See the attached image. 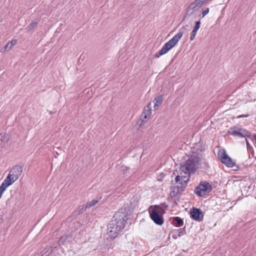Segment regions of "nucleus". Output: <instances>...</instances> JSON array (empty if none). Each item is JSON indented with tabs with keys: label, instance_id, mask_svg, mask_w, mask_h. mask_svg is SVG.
<instances>
[{
	"label": "nucleus",
	"instance_id": "obj_15",
	"mask_svg": "<svg viewBox=\"0 0 256 256\" xmlns=\"http://www.w3.org/2000/svg\"><path fill=\"white\" fill-rule=\"evenodd\" d=\"M143 114H147L150 116L152 114V109H151V103L149 102L146 106H144L143 112Z\"/></svg>",
	"mask_w": 256,
	"mask_h": 256
},
{
	"label": "nucleus",
	"instance_id": "obj_27",
	"mask_svg": "<svg viewBox=\"0 0 256 256\" xmlns=\"http://www.w3.org/2000/svg\"><path fill=\"white\" fill-rule=\"evenodd\" d=\"M13 46H10V44L9 42H8L4 46V48L6 50H10L12 48Z\"/></svg>",
	"mask_w": 256,
	"mask_h": 256
},
{
	"label": "nucleus",
	"instance_id": "obj_1",
	"mask_svg": "<svg viewBox=\"0 0 256 256\" xmlns=\"http://www.w3.org/2000/svg\"><path fill=\"white\" fill-rule=\"evenodd\" d=\"M128 220L126 214L122 212H116L108 226V234L112 238H114L122 232L125 224Z\"/></svg>",
	"mask_w": 256,
	"mask_h": 256
},
{
	"label": "nucleus",
	"instance_id": "obj_32",
	"mask_svg": "<svg viewBox=\"0 0 256 256\" xmlns=\"http://www.w3.org/2000/svg\"><path fill=\"white\" fill-rule=\"evenodd\" d=\"M243 116H246L240 115V116H238V118H241V117H243Z\"/></svg>",
	"mask_w": 256,
	"mask_h": 256
},
{
	"label": "nucleus",
	"instance_id": "obj_31",
	"mask_svg": "<svg viewBox=\"0 0 256 256\" xmlns=\"http://www.w3.org/2000/svg\"><path fill=\"white\" fill-rule=\"evenodd\" d=\"M4 192V190H2V189H1V188H0V198H2V194H3V192Z\"/></svg>",
	"mask_w": 256,
	"mask_h": 256
},
{
	"label": "nucleus",
	"instance_id": "obj_28",
	"mask_svg": "<svg viewBox=\"0 0 256 256\" xmlns=\"http://www.w3.org/2000/svg\"><path fill=\"white\" fill-rule=\"evenodd\" d=\"M246 146L248 150L250 151L251 150H252V146L250 144L247 139L246 138Z\"/></svg>",
	"mask_w": 256,
	"mask_h": 256
},
{
	"label": "nucleus",
	"instance_id": "obj_17",
	"mask_svg": "<svg viewBox=\"0 0 256 256\" xmlns=\"http://www.w3.org/2000/svg\"><path fill=\"white\" fill-rule=\"evenodd\" d=\"M154 107L156 108L162 102V95H160L157 97L155 98L154 100Z\"/></svg>",
	"mask_w": 256,
	"mask_h": 256
},
{
	"label": "nucleus",
	"instance_id": "obj_6",
	"mask_svg": "<svg viewBox=\"0 0 256 256\" xmlns=\"http://www.w3.org/2000/svg\"><path fill=\"white\" fill-rule=\"evenodd\" d=\"M189 30V26L186 25L184 26L176 34L172 39L168 42L173 48L182 36L184 32H188Z\"/></svg>",
	"mask_w": 256,
	"mask_h": 256
},
{
	"label": "nucleus",
	"instance_id": "obj_4",
	"mask_svg": "<svg viewBox=\"0 0 256 256\" xmlns=\"http://www.w3.org/2000/svg\"><path fill=\"white\" fill-rule=\"evenodd\" d=\"M212 190V185L207 181H203L196 187L194 192L199 196H204Z\"/></svg>",
	"mask_w": 256,
	"mask_h": 256
},
{
	"label": "nucleus",
	"instance_id": "obj_5",
	"mask_svg": "<svg viewBox=\"0 0 256 256\" xmlns=\"http://www.w3.org/2000/svg\"><path fill=\"white\" fill-rule=\"evenodd\" d=\"M218 154L222 162L227 166L232 168L234 166L235 162L228 156L224 150H220Z\"/></svg>",
	"mask_w": 256,
	"mask_h": 256
},
{
	"label": "nucleus",
	"instance_id": "obj_19",
	"mask_svg": "<svg viewBox=\"0 0 256 256\" xmlns=\"http://www.w3.org/2000/svg\"><path fill=\"white\" fill-rule=\"evenodd\" d=\"M38 26V24L36 22H32L26 28L28 31H31Z\"/></svg>",
	"mask_w": 256,
	"mask_h": 256
},
{
	"label": "nucleus",
	"instance_id": "obj_16",
	"mask_svg": "<svg viewBox=\"0 0 256 256\" xmlns=\"http://www.w3.org/2000/svg\"><path fill=\"white\" fill-rule=\"evenodd\" d=\"M10 138V136L8 134L6 133L1 134H0V140L4 143L7 142Z\"/></svg>",
	"mask_w": 256,
	"mask_h": 256
},
{
	"label": "nucleus",
	"instance_id": "obj_8",
	"mask_svg": "<svg viewBox=\"0 0 256 256\" xmlns=\"http://www.w3.org/2000/svg\"><path fill=\"white\" fill-rule=\"evenodd\" d=\"M22 172V168L20 165L17 164L13 166L10 170L9 174L17 180Z\"/></svg>",
	"mask_w": 256,
	"mask_h": 256
},
{
	"label": "nucleus",
	"instance_id": "obj_3",
	"mask_svg": "<svg viewBox=\"0 0 256 256\" xmlns=\"http://www.w3.org/2000/svg\"><path fill=\"white\" fill-rule=\"evenodd\" d=\"M149 213L150 218L156 224L162 226L164 224L162 215L165 213V211L160 206H150L149 208Z\"/></svg>",
	"mask_w": 256,
	"mask_h": 256
},
{
	"label": "nucleus",
	"instance_id": "obj_23",
	"mask_svg": "<svg viewBox=\"0 0 256 256\" xmlns=\"http://www.w3.org/2000/svg\"><path fill=\"white\" fill-rule=\"evenodd\" d=\"M178 236L179 237L185 234H186V230H185V227L181 228H179L178 230Z\"/></svg>",
	"mask_w": 256,
	"mask_h": 256
},
{
	"label": "nucleus",
	"instance_id": "obj_21",
	"mask_svg": "<svg viewBox=\"0 0 256 256\" xmlns=\"http://www.w3.org/2000/svg\"><path fill=\"white\" fill-rule=\"evenodd\" d=\"M98 202V200H92L87 202L86 208H90L92 206H94Z\"/></svg>",
	"mask_w": 256,
	"mask_h": 256
},
{
	"label": "nucleus",
	"instance_id": "obj_12",
	"mask_svg": "<svg viewBox=\"0 0 256 256\" xmlns=\"http://www.w3.org/2000/svg\"><path fill=\"white\" fill-rule=\"evenodd\" d=\"M172 223L175 226L180 227L183 225L184 222L182 218L178 216H176L172 218Z\"/></svg>",
	"mask_w": 256,
	"mask_h": 256
},
{
	"label": "nucleus",
	"instance_id": "obj_30",
	"mask_svg": "<svg viewBox=\"0 0 256 256\" xmlns=\"http://www.w3.org/2000/svg\"><path fill=\"white\" fill-rule=\"evenodd\" d=\"M17 40L15 39L12 40L11 41L9 42L10 44V46H14L16 44Z\"/></svg>",
	"mask_w": 256,
	"mask_h": 256
},
{
	"label": "nucleus",
	"instance_id": "obj_29",
	"mask_svg": "<svg viewBox=\"0 0 256 256\" xmlns=\"http://www.w3.org/2000/svg\"><path fill=\"white\" fill-rule=\"evenodd\" d=\"M209 12V8H206L202 12V18H204Z\"/></svg>",
	"mask_w": 256,
	"mask_h": 256
},
{
	"label": "nucleus",
	"instance_id": "obj_33",
	"mask_svg": "<svg viewBox=\"0 0 256 256\" xmlns=\"http://www.w3.org/2000/svg\"><path fill=\"white\" fill-rule=\"evenodd\" d=\"M173 238H176V237H175L174 236H173Z\"/></svg>",
	"mask_w": 256,
	"mask_h": 256
},
{
	"label": "nucleus",
	"instance_id": "obj_34",
	"mask_svg": "<svg viewBox=\"0 0 256 256\" xmlns=\"http://www.w3.org/2000/svg\"><path fill=\"white\" fill-rule=\"evenodd\" d=\"M173 238H176V237H175L174 236H173Z\"/></svg>",
	"mask_w": 256,
	"mask_h": 256
},
{
	"label": "nucleus",
	"instance_id": "obj_35",
	"mask_svg": "<svg viewBox=\"0 0 256 256\" xmlns=\"http://www.w3.org/2000/svg\"><path fill=\"white\" fill-rule=\"evenodd\" d=\"M173 238H176V237H175L174 236H173Z\"/></svg>",
	"mask_w": 256,
	"mask_h": 256
},
{
	"label": "nucleus",
	"instance_id": "obj_18",
	"mask_svg": "<svg viewBox=\"0 0 256 256\" xmlns=\"http://www.w3.org/2000/svg\"><path fill=\"white\" fill-rule=\"evenodd\" d=\"M240 130L241 131L242 134V138L247 137L250 138L252 140H253V136H251L250 132L244 128H240Z\"/></svg>",
	"mask_w": 256,
	"mask_h": 256
},
{
	"label": "nucleus",
	"instance_id": "obj_9",
	"mask_svg": "<svg viewBox=\"0 0 256 256\" xmlns=\"http://www.w3.org/2000/svg\"><path fill=\"white\" fill-rule=\"evenodd\" d=\"M191 217L196 221H201L203 220L204 215L200 208H192L190 210Z\"/></svg>",
	"mask_w": 256,
	"mask_h": 256
},
{
	"label": "nucleus",
	"instance_id": "obj_11",
	"mask_svg": "<svg viewBox=\"0 0 256 256\" xmlns=\"http://www.w3.org/2000/svg\"><path fill=\"white\" fill-rule=\"evenodd\" d=\"M172 48V46L168 42H166L158 52L155 54L154 57L159 58L160 56L166 54Z\"/></svg>",
	"mask_w": 256,
	"mask_h": 256
},
{
	"label": "nucleus",
	"instance_id": "obj_26",
	"mask_svg": "<svg viewBox=\"0 0 256 256\" xmlns=\"http://www.w3.org/2000/svg\"><path fill=\"white\" fill-rule=\"evenodd\" d=\"M204 0H195L194 2L200 8L204 4Z\"/></svg>",
	"mask_w": 256,
	"mask_h": 256
},
{
	"label": "nucleus",
	"instance_id": "obj_14",
	"mask_svg": "<svg viewBox=\"0 0 256 256\" xmlns=\"http://www.w3.org/2000/svg\"><path fill=\"white\" fill-rule=\"evenodd\" d=\"M228 133L231 135L236 136L238 137L242 138V134L240 129L238 130H236L234 128H230L228 131Z\"/></svg>",
	"mask_w": 256,
	"mask_h": 256
},
{
	"label": "nucleus",
	"instance_id": "obj_24",
	"mask_svg": "<svg viewBox=\"0 0 256 256\" xmlns=\"http://www.w3.org/2000/svg\"><path fill=\"white\" fill-rule=\"evenodd\" d=\"M200 20H198V21H196V22H195V24H194V29L193 30H196V31H197L199 29L200 27Z\"/></svg>",
	"mask_w": 256,
	"mask_h": 256
},
{
	"label": "nucleus",
	"instance_id": "obj_10",
	"mask_svg": "<svg viewBox=\"0 0 256 256\" xmlns=\"http://www.w3.org/2000/svg\"><path fill=\"white\" fill-rule=\"evenodd\" d=\"M16 180H14V177H12L8 174L7 177L4 179L1 186H0V188L3 190L5 191L8 186L12 185Z\"/></svg>",
	"mask_w": 256,
	"mask_h": 256
},
{
	"label": "nucleus",
	"instance_id": "obj_7",
	"mask_svg": "<svg viewBox=\"0 0 256 256\" xmlns=\"http://www.w3.org/2000/svg\"><path fill=\"white\" fill-rule=\"evenodd\" d=\"M199 159L197 157L188 158L184 164L192 172H194L197 169L196 166L198 164Z\"/></svg>",
	"mask_w": 256,
	"mask_h": 256
},
{
	"label": "nucleus",
	"instance_id": "obj_25",
	"mask_svg": "<svg viewBox=\"0 0 256 256\" xmlns=\"http://www.w3.org/2000/svg\"><path fill=\"white\" fill-rule=\"evenodd\" d=\"M196 32H197V31L192 30V32L190 34V40H193L195 38Z\"/></svg>",
	"mask_w": 256,
	"mask_h": 256
},
{
	"label": "nucleus",
	"instance_id": "obj_13",
	"mask_svg": "<svg viewBox=\"0 0 256 256\" xmlns=\"http://www.w3.org/2000/svg\"><path fill=\"white\" fill-rule=\"evenodd\" d=\"M150 118V116L145 114H143V113L142 112L140 116V118L139 121L138 122V123L140 122V126H144L145 124V123L148 122Z\"/></svg>",
	"mask_w": 256,
	"mask_h": 256
},
{
	"label": "nucleus",
	"instance_id": "obj_20",
	"mask_svg": "<svg viewBox=\"0 0 256 256\" xmlns=\"http://www.w3.org/2000/svg\"><path fill=\"white\" fill-rule=\"evenodd\" d=\"M200 8L194 2L191 3L189 6V8L192 12L197 11Z\"/></svg>",
	"mask_w": 256,
	"mask_h": 256
},
{
	"label": "nucleus",
	"instance_id": "obj_22",
	"mask_svg": "<svg viewBox=\"0 0 256 256\" xmlns=\"http://www.w3.org/2000/svg\"><path fill=\"white\" fill-rule=\"evenodd\" d=\"M180 171H182V172H188L190 174V172H192L186 166V165L184 164L180 166Z\"/></svg>",
	"mask_w": 256,
	"mask_h": 256
},
{
	"label": "nucleus",
	"instance_id": "obj_2",
	"mask_svg": "<svg viewBox=\"0 0 256 256\" xmlns=\"http://www.w3.org/2000/svg\"><path fill=\"white\" fill-rule=\"evenodd\" d=\"M190 178V174L189 173L180 171V173L178 174L175 178V181L177 185L171 186L170 188V195L172 197H176L184 190Z\"/></svg>",
	"mask_w": 256,
	"mask_h": 256
}]
</instances>
